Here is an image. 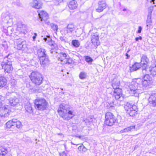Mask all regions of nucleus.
<instances>
[{
	"label": "nucleus",
	"mask_w": 156,
	"mask_h": 156,
	"mask_svg": "<svg viewBox=\"0 0 156 156\" xmlns=\"http://www.w3.org/2000/svg\"><path fill=\"white\" fill-rule=\"evenodd\" d=\"M1 47L2 49L4 50H7L8 48V46L6 41L3 42L1 45Z\"/></svg>",
	"instance_id": "36"
},
{
	"label": "nucleus",
	"mask_w": 156,
	"mask_h": 156,
	"mask_svg": "<svg viewBox=\"0 0 156 156\" xmlns=\"http://www.w3.org/2000/svg\"><path fill=\"white\" fill-rule=\"evenodd\" d=\"M30 89L31 90H34V91L35 92H36V91H37V90L35 88H31L30 87Z\"/></svg>",
	"instance_id": "58"
},
{
	"label": "nucleus",
	"mask_w": 156,
	"mask_h": 156,
	"mask_svg": "<svg viewBox=\"0 0 156 156\" xmlns=\"http://www.w3.org/2000/svg\"><path fill=\"white\" fill-rule=\"evenodd\" d=\"M60 39L62 41H63V42H66V41H65V38L63 37H62V36L60 37Z\"/></svg>",
	"instance_id": "49"
},
{
	"label": "nucleus",
	"mask_w": 156,
	"mask_h": 156,
	"mask_svg": "<svg viewBox=\"0 0 156 156\" xmlns=\"http://www.w3.org/2000/svg\"><path fill=\"white\" fill-rule=\"evenodd\" d=\"M11 121L12 122V123H13V124H14V125L15 126V124H16V122H18V121H19V120H17V119H13L12 120H11Z\"/></svg>",
	"instance_id": "46"
},
{
	"label": "nucleus",
	"mask_w": 156,
	"mask_h": 156,
	"mask_svg": "<svg viewBox=\"0 0 156 156\" xmlns=\"http://www.w3.org/2000/svg\"><path fill=\"white\" fill-rule=\"evenodd\" d=\"M149 71L152 75L156 76V65L152 66Z\"/></svg>",
	"instance_id": "32"
},
{
	"label": "nucleus",
	"mask_w": 156,
	"mask_h": 156,
	"mask_svg": "<svg viewBox=\"0 0 156 156\" xmlns=\"http://www.w3.org/2000/svg\"><path fill=\"white\" fill-rule=\"evenodd\" d=\"M126 56L127 57L126 58V59L129 58L130 57V56L128 55V54L127 53H126Z\"/></svg>",
	"instance_id": "55"
},
{
	"label": "nucleus",
	"mask_w": 156,
	"mask_h": 156,
	"mask_svg": "<svg viewBox=\"0 0 156 156\" xmlns=\"http://www.w3.org/2000/svg\"><path fill=\"white\" fill-rule=\"evenodd\" d=\"M153 10V7H150L148 8V14L151 15L152 12Z\"/></svg>",
	"instance_id": "42"
},
{
	"label": "nucleus",
	"mask_w": 156,
	"mask_h": 156,
	"mask_svg": "<svg viewBox=\"0 0 156 156\" xmlns=\"http://www.w3.org/2000/svg\"><path fill=\"white\" fill-rule=\"evenodd\" d=\"M18 27H20V28L21 27H20V25H18Z\"/></svg>",
	"instance_id": "63"
},
{
	"label": "nucleus",
	"mask_w": 156,
	"mask_h": 156,
	"mask_svg": "<svg viewBox=\"0 0 156 156\" xmlns=\"http://www.w3.org/2000/svg\"><path fill=\"white\" fill-rule=\"evenodd\" d=\"M72 44L76 48H77L79 46L80 44L78 40H73L71 42Z\"/></svg>",
	"instance_id": "33"
},
{
	"label": "nucleus",
	"mask_w": 156,
	"mask_h": 156,
	"mask_svg": "<svg viewBox=\"0 0 156 156\" xmlns=\"http://www.w3.org/2000/svg\"><path fill=\"white\" fill-rule=\"evenodd\" d=\"M10 149L2 147H0V156H11L10 153Z\"/></svg>",
	"instance_id": "17"
},
{
	"label": "nucleus",
	"mask_w": 156,
	"mask_h": 156,
	"mask_svg": "<svg viewBox=\"0 0 156 156\" xmlns=\"http://www.w3.org/2000/svg\"><path fill=\"white\" fill-rule=\"evenodd\" d=\"M112 86L114 89L119 88L120 84L119 77L115 74H113L111 79Z\"/></svg>",
	"instance_id": "12"
},
{
	"label": "nucleus",
	"mask_w": 156,
	"mask_h": 156,
	"mask_svg": "<svg viewBox=\"0 0 156 156\" xmlns=\"http://www.w3.org/2000/svg\"><path fill=\"white\" fill-rule=\"evenodd\" d=\"M84 121H85V123H86V125L88 124L87 122H90V121H89L87 119H86V120H84Z\"/></svg>",
	"instance_id": "56"
},
{
	"label": "nucleus",
	"mask_w": 156,
	"mask_h": 156,
	"mask_svg": "<svg viewBox=\"0 0 156 156\" xmlns=\"http://www.w3.org/2000/svg\"><path fill=\"white\" fill-rule=\"evenodd\" d=\"M149 103L152 105V106H156V94H152L148 99Z\"/></svg>",
	"instance_id": "21"
},
{
	"label": "nucleus",
	"mask_w": 156,
	"mask_h": 156,
	"mask_svg": "<svg viewBox=\"0 0 156 156\" xmlns=\"http://www.w3.org/2000/svg\"><path fill=\"white\" fill-rule=\"evenodd\" d=\"M67 114H69L70 115H73V112L71 111H69L68 109V111H67Z\"/></svg>",
	"instance_id": "52"
},
{
	"label": "nucleus",
	"mask_w": 156,
	"mask_h": 156,
	"mask_svg": "<svg viewBox=\"0 0 156 156\" xmlns=\"http://www.w3.org/2000/svg\"><path fill=\"white\" fill-rule=\"evenodd\" d=\"M11 55L12 54H11L9 52L7 55L4 57L3 60L1 63L2 68L4 67V66H7L9 65V62H10V63H12L13 58Z\"/></svg>",
	"instance_id": "14"
},
{
	"label": "nucleus",
	"mask_w": 156,
	"mask_h": 156,
	"mask_svg": "<svg viewBox=\"0 0 156 156\" xmlns=\"http://www.w3.org/2000/svg\"><path fill=\"white\" fill-rule=\"evenodd\" d=\"M6 55H3L2 53L0 52V59L3 58H4V57Z\"/></svg>",
	"instance_id": "50"
},
{
	"label": "nucleus",
	"mask_w": 156,
	"mask_h": 156,
	"mask_svg": "<svg viewBox=\"0 0 156 156\" xmlns=\"http://www.w3.org/2000/svg\"><path fill=\"white\" fill-rule=\"evenodd\" d=\"M43 40L50 46V51L51 55L55 58L60 61L61 64L71 65L74 63V61L70 58L68 54L63 52L58 53L56 51L58 49V45L49 36H46L43 38Z\"/></svg>",
	"instance_id": "1"
},
{
	"label": "nucleus",
	"mask_w": 156,
	"mask_h": 156,
	"mask_svg": "<svg viewBox=\"0 0 156 156\" xmlns=\"http://www.w3.org/2000/svg\"><path fill=\"white\" fill-rule=\"evenodd\" d=\"M78 149L80 151H84L86 150V148L83 145H81L78 147Z\"/></svg>",
	"instance_id": "40"
},
{
	"label": "nucleus",
	"mask_w": 156,
	"mask_h": 156,
	"mask_svg": "<svg viewBox=\"0 0 156 156\" xmlns=\"http://www.w3.org/2000/svg\"><path fill=\"white\" fill-rule=\"evenodd\" d=\"M130 51V49L128 50V51H127V53L129 52V51Z\"/></svg>",
	"instance_id": "62"
},
{
	"label": "nucleus",
	"mask_w": 156,
	"mask_h": 156,
	"mask_svg": "<svg viewBox=\"0 0 156 156\" xmlns=\"http://www.w3.org/2000/svg\"><path fill=\"white\" fill-rule=\"evenodd\" d=\"M30 78L33 83L38 86L42 83L43 80L42 75L37 71L32 72Z\"/></svg>",
	"instance_id": "2"
},
{
	"label": "nucleus",
	"mask_w": 156,
	"mask_h": 156,
	"mask_svg": "<svg viewBox=\"0 0 156 156\" xmlns=\"http://www.w3.org/2000/svg\"><path fill=\"white\" fill-rule=\"evenodd\" d=\"M71 144H73V145H75V144H73V143L72 142H71Z\"/></svg>",
	"instance_id": "64"
},
{
	"label": "nucleus",
	"mask_w": 156,
	"mask_h": 156,
	"mask_svg": "<svg viewBox=\"0 0 156 156\" xmlns=\"http://www.w3.org/2000/svg\"><path fill=\"white\" fill-rule=\"evenodd\" d=\"M46 51L44 49L41 48L37 51V55L39 58L47 55L46 53Z\"/></svg>",
	"instance_id": "25"
},
{
	"label": "nucleus",
	"mask_w": 156,
	"mask_h": 156,
	"mask_svg": "<svg viewBox=\"0 0 156 156\" xmlns=\"http://www.w3.org/2000/svg\"><path fill=\"white\" fill-rule=\"evenodd\" d=\"M35 107L38 110L43 111L47 107L48 103L46 100L43 98L36 99L35 101Z\"/></svg>",
	"instance_id": "4"
},
{
	"label": "nucleus",
	"mask_w": 156,
	"mask_h": 156,
	"mask_svg": "<svg viewBox=\"0 0 156 156\" xmlns=\"http://www.w3.org/2000/svg\"><path fill=\"white\" fill-rule=\"evenodd\" d=\"M14 94L8 93L6 94V102L11 106H13L16 105L19 101V99L13 95Z\"/></svg>",
	"instance_id": "6"
},
{
	"label": "nucleus",
	"mask_w": 156,
	"mask_h": 156,
	"mask_svg": "<svg viewBox=\"0 0 156 156\" xmlns=\"http://www.w3.org/2000/svg\"><path fill=\"white\" fill-rule=\"evenodd\" d=\"M147 0L148 2H150L151 3H154V0Z\"/></svg>",
	"instance_id": "53"
},
{
	"label": "nucleus",
	"mask_w": 156,
	"mask_h": 156,
	"mask_svg": "<svg viewBox=\"0 0 156 156\" xmlns=\"http://www.w3.org/2000/svg\"><path fill=\"white\" fill-rule=\"evenodd\" d=\"M41 65L43 67L48 64L49 63L48 57V55H45L44 56L39 58Z\"/></svg>",
	"instance_id": "19"
},
{
	"label": "nucleus",
	"mask_w": 156,
	"mask_h": 156,
	"mask_svg": "<svg viewBox=\"0 0 156 156\" xmlns=\"http://www.w3.org/2000/svg\"><path fill=\"white\" fill-rule=\"evenodd\" d=\"M142 37L141 36H139V37H136L135 38V40L136 41H137L139 40H142Z\"/></svg>",
	"instance_id": "48"
},
{
	"label": "nucleus",
	"mask_w": 156,
	"mask_h": 156,
	"mask_svg": "<svg viewBox=\"0 0 156 156\" xmlns=\"http://www.w3.org/2000/svg\"><path fill=\"white\" fill-rule=\"evenodd\" d=\"M14 45L15 48L19 50L24 49L26 47L25 40L21 38L15 39Z\"/></svg>",
	"instance_id": "9"
},
{
	"label": "nucleus",
	"mask_w": 156,
	"mask_h": 156,
	"mask_svg": "<svg viewBox=\"0 0 156 156\" xmlns=\"http://www.w3.org/2000/svg\"><path fill=\"white\" fill-rule=\"evenodd\" d=\"M144 71L145 75L143 77V80L142 81V88L143 90H146L148 88V86L151 85L152 83V78L150 76L147 74H146L147 73Z\"/></svg>",
	"instance_id": "8"
},
{
	"label": "nucleus",
	"mask_w": 156,
	"mask_h": 156,
	"mask_svg": "<svg viewBox=\"0 0 156 156\" xmlns=\"http://www.w3.org/2000/svg\"><path fill=\"white\" fill-rule=\"evenodd\" d=\"M68 6L70 9H74L77 7V2L76 1L74 0L71 1L69 3Z\"/></svg>",
	"instance_id": "28"
},
{
	"label": "nucleus",
	"mask_w": 156,
	"mask_h": 156,
	"mask_svg": "<svg viewBox=\"0 0 156 156\" xmlns=\"http://www.w3.org/2000/svg\"><path fill=\"white\" fill-rule=\"evenodd\" d=\"M7 110H8L7 108L6 107L4 108V112H7V114H6V113L4 115V116H7V115H9V113L10 112L9 111L10 110L9 109L8 111H7Z\"/></svg>",
	"instance_id": "43"
},
{
	"label": "nucleus",
	"mask_w": 156,
	"mask_h": 156,
	"mask_svg": "<svg viewBox=\"0 0 156 156\" xmlns=\"http://www.w3.org/2000/svg\"><path fill=\"white\" fill-rule=\"evenodd\" d=\"M2 105V104L1 102L0 101V107Z\"/></svg>",
	"instance_id": "61"
},
{
	"label": "nucleus",
	"mask_w": 156,
	"mask_h": 156,
	"mask_svg": "<svg viewBox=\"0 0 156 156\" xmlns=\"http://www.w3.org/2000/svg\"><path fill=\"white\" fill-rule=\"evenodd\" d=\"M105 118V124L107 126H112L117 122V118L111 112L106 113Z\"/></svg>",
	"instance_id": "3"
},
{
	"label": "nucleus",
	"mask_w": 156,
	"mask_h": 156,
	"mask_svg": "<svg viewBox=\"0 0 156 156\" xmlns=\"http://www.w3.org/2000/svg\"><path fill=\"white\" fill-rule=\"evenodd\" d=\"M99 36L97 33H93L91 36L90 39L91 43L95 46H98L100 44V42L99 39Z\"/></svg>",
	"instance_id": "15"
},
{
	"label": "nucleus",
	"mask_w": 156,
	"mask_h": 156,
	"mask_svg": "<svg viewBox=\"0 0 156 156\" xmlns=\"http://www.w3.org/2000/svg\"><path fill=\"white\" fill-rule=\"evenodd\" d=\"M138 83L133 81L127 83L126 87H128L127 88L129 93L131 95H133L135 94L138 93Z\"/></svg>",
	"instance_id": "7"
},
{
	"label": "nucleus",
	"mask_w": 156,
	"mask_h": 156,
	"mask_svg": "<svg viewBox=\"0 0 156 156\" xmlns=\"http://www.w3.org/2000/svg\"><path fill=\"white\" fill-rule=\"evenodd\" d=\"M26 111L30 113H33V109L31 107V105L30 103H27L25 106Z\"/></svg>",
	"instance_id": "30"
},
{
	"label": "nucleus",
	"mask_w": 156,
	"mask_h": 156,
	"mask_svg": "<svg viewBox=\"0 0 156 156\" xmlns=\"http://www.w3.org/2000/svg\"><path fill=\"white\" fill-rule=\"evenodd\" d=\"M57 134L58 135H62V133H57Z\"/></svg>",
	"instance_id": "60"
},
{
	"label": "nucleus",
	"mask_w": 156,
	"mask_h": 156,
	"mask_svg": "<svg viewBox=\"0 0 156 156\" xmlns=\"http://www.w3.org/2000/svg\"><path fill=\"white\" fill-rule=\"evenodd\" d=\"M9 65L7 66H4L2 68L4 69V71L5 73H10L13 70V67L12 66V63H10L9 62Z\"/></svg>",
	"instance_id": "27"
},
{
	"label": "nucleus",
	"mask_w": 156,
	"mask_h": 156,
	"mask_svg": "<svg viewBox=\"0 0 156 156\" xmlns=\"http://www.w3.org/2000/svg\"><path fill=\"white\" fill-rule=\"evenodd\" d=\"M122 90L120 88L114 89L113 95L116 99L117 100L121 98L122 95Z\"/></svg>",
	"instance_id": "20"
},
{
	"label": "nucleus",
	"mask_w": 156,
	"mask_h": 156,
	"mask_svg": "<svg viewBox=\"0 0 156 156\" xmlns=\"http://www.w3.org/2000/svg\"><path fill=\"white\" fill-rule=\"evenodd\" d=\"M31 4L33 8L36 9L41 8L43 5L41 0H33Z\"/></svg>",
	"instance_id": "18"
},
{
	"label": "nucleus",
	"mask_w": 156,
	"mask_h": 156,
	"mask_svg": "<svg viewBox=\"0 0 156 156\" xmlns=\"http://www.w3.org/2000/svg\"><path fill=\"white\" fill-rule=\"evenodd\" d=\"M107 107L108 109L110 110L115 109L114 106L113 105H112L111 104L107 105Z\"/></svg>",
	"instance_id": "41"
},
{
	"label": "nucleus",
	"mask_w": 156,
	"mask_h": 156,
	"mask_svg": "<svg viewBox=\"0 0 156 156\" xmlns=\"http://www.w3.org/2000/svg\"><path fill=\"white\" fill-rule=\"evenodd\" d=\"M60 156H66V153L65 152L60 154Z\"/></svg>",
	"instance_id": "51"
},
{
	"label": "nucleus",
	"mask_w": 156,
	"mask_h": 156,
	"mask_svg": "<svg viewBox=\"0 0 156 156\" xmlns=\"http://www.w3.org/2000/svg\"><path fill=\"white\" fill-rule=\"evenodd\" d=\"M151 15L148 14L147 18L146 21V29L147 30L151 27V23H152V20L151 19Z\"/></svg>",
	"instance_id": "26"
},
{
	"label": "nucleus",
	"mask_w": 156,
	"mask_h": 156,
	"mask_svg": "<svg viewBox=\"0 0 156 156\" xmlns=\"http://www.w3.org/2000/svg\"><path fill=\"white\" fill-rule=\"evenodd\" d=\"M14 4L18 6H21L22 4L19 1H17L14 2Z\"/></svg>",
	"instance_id": "44"
},
{
	"label": "nucleus",
	"mask_w": 156,
	"mask_h": 156,
	"mask_svg": "<svg viewBox=\"0 0 156 156\" xmlns=\"http://www.w3.org/2000/svg\"><path fill=\"white\" fill-rule=\"evenodd\" d=\"M149 60L147 56L142 55L141 57V62L140 63L142 66L143 73H144V71H147V69L148 64Z\"/></svg>",
	"instance_id": "10"
},
{
	"label": "nucleus",
	"mask_w": 156,
	"mask_h": 156,
	"mask_svg": "<svg viewBox=\"0 0 156 156\" xmlns=\"http://www.w3.org/2000/svg\"><path fill=\"white\" fill-rule=\"evenodd\" d=\"M124 108L127 113L130 116H134L137 114L138 109L136 105H132L130 103H127L125 106Z\"/></svg>",
	"instance_id": "5"
},
{
	"label": "nucleus",
	"mask_w": 156,
	"mask_h": 156,
	"mask_svg": "<svg viewBox=\"0 0 156 156\" xmlns=\"http://www.w3.org/2000/svg\"><path fill=\"white\" fill-rule=\"evenodd\" d=\"M5 125L8 128H14L15 127L12 122L10 120Z\"/></svg>",
	"instance_id": "34"
},
{
	"label": "nucleus",
	"mask_w": 156,
	"mask_h": 156,
	"mask_svg": "<svg viewBox=\"0 0 156 156\" xmlns=\"http://www.w3.org/2000/svg\"><path fill=\"white\" fill-rule=\"evenodd\" d=\"M68 108L63 105H60L59 107L58 112L61 117L63 118L67 114Z\"/></svg>",
	"instance_id": "13"
},
{
	"label": "nucleus",
	"mask_w": 156,
	"mask_h": 156,
	"mask_svg": "<svg viewBox=\"0 0 156 156\" xmlns=\"http://www.w3.org/2000/svg\"><path fill=\"white\" fill-rule=\"evenodd\" d=\"M85 61L90 65L92 64V63L93 60L89 56H85Z\"/></svg>",
	"instance_id": "35"
},
{
	"label": "nucleus",
	"mask_w": 156,
	"mask_h": 156,
	"mask_svg": "<svg viewBox=\"0 0 156 156\" xmlns=\"http://www.w3.org/2000/svg\"><path fill=\"white\" fill-rule=\"evenodd\" d=\"M87 77V73L83 72H81L79 74V77L81 79H85Z\"/></svg>",
	"instance_id": "38"
},
{
	"label": "nucleus",
	"mask_w": 156,
	"mask_h": 156,
	"mask_svg": "<svg viewBox=\"0 0 156 156\" xmlns=\"http://www.w3.org/2000/svg\"><path fill=\"white\" fill-rule=\"evenodd\" d=\"M127 10L126 9H123V11H127Z\"/></svg>",
	"instance_id": "59"
},
{
	"label": "nucleus",
	"mask_w": 156,
	"mask_h": 156,
	"mask_svg": "<svg viewBox=\"0 0 156 156\" xmlns=\"http://www.w3.org/2000/svg\"><path fill=\"white\" fill-rule=\"evenodd\" d=\"M12 85H13L14 86L16 84V82L15 81V80H14L12 82Z\"/></svg>",
	"instance_id": "54"
},
{
	"label": "nucleus",
	"mask_w": 156,
	"mask_h": 156,
	"mask_svg": "<svg viewBox=\"0 0 156 156\" xmlns=\"http://www.w3.org/2000/svg\"><path fill=\"white\" fill-rule=\"evenodd\" d=\"M64 31L67 34H71L75 30L74 25L72 24H69L64 29Z\"/></svg>",
	"instance_id": "22"
},
{
	"label": "nucleus",
	"mask_w": 156,
	"mask_h": 156,
	"mask_svg": "<svg viewBox=\"0 0 156 156\" xmlns=\"http://www.w3.org/2000/svg\"><path fill=\"white\" fill-rule=\"evenodd\" d=\"M98 7L96 9V12H102L106 8L107 4L105 0H101L98 2Z\"/></svg>",
	"instance_id": "16"
},
{
	"label": "nucleus",
	"mask_w": 156,
	"mask_h": 156,
	"mask_svg": "<svg viewBox=\"0 0 156 156\" xmlns=\"http://www.w3.org/2000/svg\"><path fill=\"white\" fill-rule=\"evenodd\" d=\"M142 67L140 63L135 62L131 66H130L129 70L131 73L138 70Z\"/></svg>",
	"instance_id": "23"
},
{
	"label": "nucleus",
	"mask_w": 156,
	"mask_h": 156,
	"mask_svg": "<svg viewBox=\"0 0 156 156\" xmlns=\"http://www.w3.org/2000/svg\"><path fill=\"white\" fill-rule=\"evenodd\" d=\"M56 1H57L59 3H61L62 2H63L64 1H65V0H56Z\"/></svg>",
	"instance_id": "57"
},
{
	"label": "nucleus",
	"mask_w": 156,
	"mask_h": 156,
	"mask_svg": "<svg viewBox=\"0 0 156 156\" xmlns=\"http://www.w3.org/2000/svg\"><path fill=\"white\" fill-rule=\"evenodd\" d=\"M39 16L38 20L39 22H44L49 18L48 14L43 10H38L37 11Z\"/></svg>",
	"instance_id": "11"
},
{
	"label": "nucleus",
	"mask_w": 156,
	"mask_h": 156,
	"mask_svg": "<svg viewBox=\"0 0 156 156\" xmlns=\"http://www.w3.org/2000/svg\"><path fill=\"white\" fill-rule=\"evenodd\" d=\"M37 36V34L36 33H34V35L32 37V38L34 41L35 40L36 37Z\"/></svg>",
	"instance_id": "47"
},
{
	"label": "nucleus",
	"mask_w": 156,
	"mask_h": 156,
	"mask_svg": "<svg viewBox=\"0 0 156 156\" xmlns=\"http://www.w3.org/2000/svg\"><path fill=\"white\" fill-rule=\"evenodd\" d=\"M7 84V80L6 79L2 76L0 77V87H5Z\"/></svg>",
	"instance_id": "31"
},
{
	"label": "nucleus",
	"mask_w": 156,
	"mask_h": 156,
	"mask_svg": "<svg viewBox=\"0 0 156 156\" xmlns=\"http://www.w3.org/2000/svg\"><path fill=\"white\" fill-rule=\"evenodd\" d=\"M3 21L5 23H9L12 22V18L9 14H5L2 18Z\"/></svg>",
	"instance_id": "24"
},
{
	"label": "nucleus",
	"mask_w": 156,
	"mask_h": 156,
	"mask_svg": "<svg viewBox=\"0 0 156 156\" xmlns=\"http://www.w3.org/2000/svg\"><path fill=\"white\" fill-rule=\"evenodd\" d=\"M50 26L51 29L54 31H57L58 30V26L53 23H50Z\"/></svg>",
	"instance_id": "37"
},
{
	"label": "nucleus",
	"mask_w": 156,
	"mask_h": 156,
	"mask_svg": "<svg viewBox=\"0 0 156 156\" xmlns=\"http://www.w3.org/2000/svg\"><path fill=\"white\" fill-rule=\"evenodd\" d=\"M16 126V127L18 128H20L22 127V125L21 122L19 121L18 122H16V123L15 124V126Z\"/></svg>",
	"instance_id": "39"
},
{
	"label": "nucleus",
	"mask_w": 156,
	"mask_h": 156,
	"mask_svg": "<svg viewBox=\"0 0 156 156\" xmlns=\"http://www.w3.org/2000/svg\"><path fill=\"white\" fill-rule=\"evenodd\" d=\"M142 30V27L141 26H139L138 27V29L136 33L138 34H139L141 33Z\"/></svg>",
	"instance_id": "45"
},
{
	"label": "nucleus",
	"mask_w": 156,
	"mask_h": 156,
	"mask_svg": "<svg viewBox=\"0 0 156 156\" xmlns=\"http://www.w3.org/2000/svg\"><path fill=\"white\" fill-rule=\"evenodd\" d=\"M135 126H130L121 130L120 132L122 133L129 132L135 129Z\"/></svg>",
	"instance_id": "29"
}]
</instances>
